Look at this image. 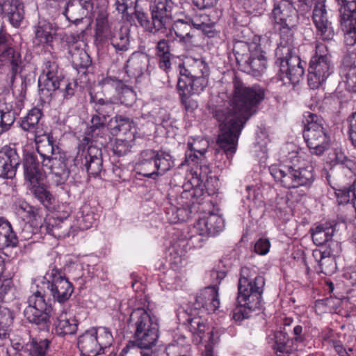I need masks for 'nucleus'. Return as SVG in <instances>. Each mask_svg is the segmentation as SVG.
Wrapping results in <instances>:
<instances>
[{
	"instance_id": "nucleus-41",
	"label": "nucleus",
	"mask_w": 356,
	"mask_h": 356,
	"mask_svg": "<svg viewBox=\"0 0 356 356\" xmlns=\"http://www.w3.org/2000/svg\"><path fill=\"white\" fill-rule=\"evenodd\" d=\"M64 77L63 75L40 76L38 87L42 92H51L59 90Z\"/></svg>"
},
{
	"instance_id": "nucleus-39",
	"label": "nucleus",
	"mask_w": 356,
	"mask_h": 356,
	"mask_svg": "<svg viewBox=\"0 0 356 356\" xmlns=\"http://www.w3.org/2000/svg\"><path fill=\"white\" fill-rule=\"evenodd\" d=\"M37 152L40 155L42 161L51 159L62 154L58 151V147L54 145V140L49 136H47L46 140L38 143Z\"/></svg>"
},
{
	"instance_id": "nucleus-6",
	"label": "nucleus",
	"mask_w": 356,
	"mask_h": 356,
	"mask_svg": "<svg viewBox=\"0 0 356 356\" xmlns=\"http://www.w3.org/2000/svg\"><path fill=\"white\" fill-rule=\"evenodd\" d=\"M131 318H136L134 340L129 341L120 356H155L152 348L156 344V330L151 328L149 314L143 309H138Z\"/></svg>"
},
{
	"instance_id": "nucleus-54",
	"label": "nucleus",
	"mask_w": 356,
	"mask_h": 356,
	"mask_svg": "<svg viewBox=\"0 0 356 356\" xmlns=\"http://www.w3.org/2000/svg\"><path fill=\"white\" fill-rule=\"evenodd\" d=\"M107 122L108 118L95 113V114L92 116L90 120L91 125L89 128V133L91 134L92 137L101 135L105 129Z\"/></svg>"
},
{
	"instance_id": "nucleus-45",
	"label": "nucleus",
	"mask_w": 356,
	"mask_h": 356,
	"mask_svg": "<svg viewBox=\"0 0 356 356\" xmlns=\"http://www.w3.org/2000/svg\"><path fill=\"white\" fill-rule=\"evenodd\" d=\"M17 113L11 106H0V135L8 131L16 120Z\"/></svg>"
},
{
	"instance_id": "nucleus-15",
	"label": "nucleus",
	"mask_w": 356,
	"mask_h": 356,
	"mask_svg": "<svg viewBox=\"0 0 356 356\" xmlns=\"http://www.w3.org/2000/svg\"><path fill=\"white\" fill-rule=\"evenodd\" d=\"M346 45L356 44V0H337Z\"/></svg>"
},
{
	"instance_id": "nucleus-3",
	"label": "nucleus",
	"mask_w": 356,
	"mask_h": 356,
	"mask_svg": "<svg viewBox=\"0 0 356 356\" xmlns=\"http://www.w3.org/2000/svg\"><path fill=\"white\" fill-rule=\"evenodd\" d=\"M264 286L263 276L253 277L248 268H241L238 283L237 302L239 306L232 312V317L236 321L250 318L252 312L261 308Z\"/></svg>"
},
{
	"instance_id": "nucleus-47",
	"label": "nucleus",
	"mask_w": 356,
	"mask_h": 356,
	"mask_svg": "<svg viewBox=\"0 0 356 356\" xmlns=\"http://www.w3.org/2000/svg\"><path fill=\"white\" fill-rule=\"evenodd\" d=\"M14 314L7 307H0V338L5 339L8 335L9 328L13 323Z\"/></svg>"
},
{
	"instance_id": "nucleus-46",
	"label": "nucleus",
	"mask_w": 356,
	"mask_h": 356,
	"mask_svg": "<svg viewBox=\"0 0 356 356\" xmlns=\"http://www.w3.org/2000/svg\"><path fill=\"white\" fill-rule=\"evenodd\" d=\"M339 204H346L356 199L355 184L343 187L332 186Z\"/></svg>"
},
{
	"instance_id": "nucleus-21",
	"label": "nucleus",
	"mask_w": 356,
	"mask_h": 356,
	"mask_svg": "<svg viewBox=\"0 0 356 356\" xmlns=\"http://www.w3.org/2000/svg\"><path fill=\"white\" fill-rule=\"evenodd\" d=\"M21 163L15 147L5 145L0 149V178L13 179Z\"/></svg>"
},
{
	"instance_id": "nucleus-4",
	"label": "nucleus",
	"mask_w": 356,
	"mask_h": 356,
	"mask_svg": "<svg viewBox=\"0 0 356 356\" xmlns=\"http://www.w3.org/2000/svg\"><path fill=\"white\" fill-rule=\"evenodd\" d=\"M291 165H271L269 172L275 181L287 189L309 188L314 179V168L311 165H300L298 152L293 150L286 156Z\"/></svg>"
},
{
	"instance_id": "nucleus-22",
	"label": "nucleus",
	"mask_w": 356,
	"mask_h": 356,
	"mask_svg": "<svg viewBox=\"0 0 356 356\" xmlns=\"http://www.w3.org/2000/svg\"><path fill=\"white\" fill-rule=\"evenodd\" d=\"M218 287L216 285L204 288L196 296L193 303L195 311H200L202 314L216 312L220 307Z\"/></svg>"
},
{
	"instance_id": "nucleus-55",
	"label": "nucleus",
	"mask_w": 356,
	"mask_h": 356,
	"mask_svg": "<svg viewBox=\"0 0 356 356\" xmlns=\"http://www.w3.org/2000/svg\"><path fill=\"white\" fill-rule=\"evenodd\" d=\"M173 164L174 161L169 152L162 150L157 152V175L168 171Z\"/></svg>"
},
{
	"instance_id": "nucleus-60",
	"label": "nucleus",
	"mask_w": 356,
	"mask_h": 356,
	"mask_svg": "<svg viewBox=\"0 0 356 356\" xmlns=\"http://www.w3.org/2000/svg\"><path fill=\"white\" fill-rule=\"evenodd\" d=\"M266 0H240L246 12L253 14L254 12H259L264 9V4Z\"/></svg>"
},
{
	"instance_id": "nucleus-1",
	"label": "nucleus",
	"mask_w": 356,
	"mask_h": 356,
	"mask_svg": "<svg viewBox=\"0 0 356 356\" xmlns=\"http://www.w3.org/2000/svg\"><path fill=\"white\" fill-rule=\"evenodd\" d=\"M265 97V90L259 85L245 86L240 80L234 79L233 97L227 108L215 111L214 118L220 123V133L217 143L219 149L216 157L225 154L228 165L236 153L238 137L253 108Z\"/></svg>"
},
{
	"instance_id": "nucleus-53",
	"label": "nucleus",
	"mask_w": 356,
	"mask_h": 356,
	"mask_svg": "<svg viewBox=\"0 0 356 356\" xmlns=\"http://www.w3.org/2000/svg\"><path fill=\"white\" fill-rule=\"evenodd\" d=\"M136 2L137 0H116V9L122 14L126 20L129 21L136 13Z\"/></svg>"
},
{
	"instance_id": "nucleus-50",
	"label": "nucleus",
	"mask_w": 356,
	"mask_h": 356,
	"mask_svg": "<svg viewBox=\"0 0 356 356\" xmlns=\"http://www.w3.org/2000/svg\"><path fill=\"white\" fill-rule=\"evenodd\" d=\"M94 102V109L95 113L99 115L108 118L114 113L115 106L113 102L110 100L104 99L103 98L95 99L92 97Z\"/></svg>"
},
{
	"instance_id": "nucleus-56",
	"label": "nucleus",
	"mask_w": 356,
	"mask_h": 356,
	"mask_svg": "<svg viewBox=\"0 0 356 356\" xmlns=\"http://www.w3.org/2000/svg\"><path fill=\"white\" fill-rule=\"evenodd\" d=\"M134 140L128 138H118L115 140L113 150L115 154L122 156L130 152Z\"/></svg>"
},
{
	"instance_id": "nucleus-14",
	"label": "nucleus",
	"mask_w": 356,
	"mask_h": 356,
	"mask_svg": "<svg viewBox=\"0 0 356 356\" xmlns=\"http://www.w3.org/2000/svg\"><path fill=\"white\" fill-rule=\"evenodd\" d=\"M46 282H43L50 291L54 300L63 303L71 297L74 287L72 284L56 267L51 268L44 277Z\"/></svg>"
},
{
	"instance_id": "nucleus-38",
	"label": "nucleus",
	"mask_w": 356,
	"mask_h": 356,
	"mask_svg": "<svg viewBox=\"0 0 356 356\" xmlns=\"http://www.w3.org/2000/svg\"><path fill=\"white\" fill-rule=\"evenodd\" d=\"M129 28L128 26H121L119 29H114L111 38V44L118 51H125L129 47Z\"/></svg>"
},
{
	"instance_id": "nucleus-19",
	"label": "nucleus",
	"mask_w": 356,
	"mask_h": 356,
	"mask_svg": "<svg viewBox=\"0 0 356 356\" xmlns=\"http://www.w3.org/2000/svg\"><path fill=\"white\" fill-rule=\"evenodd\" d=\"M325 1L326 0H315L312 21L320 38L324 41H330L333 40L335 31L332 23L328 19Z\"/></svg>"
},
{
	"instance_id": "nucleus-20",
	"label": "nucleus",
	"mask_w": 356,
	"mask_h": 356,
	"mask_svg": "<svg viewBox=\"0 0 356 356\" xmlns=\"http://www.w3.org/2000/svg\"><path fill=\"white\" fill-rule=\"evenodd\" d=\"M209 75L197 76L195 77L179 76L177 90L182 104H186L187 97L199 95L204 90L209 83Z\"/></svg>"
},
{
	"instance_id": "nucleus-42",
	"label": "nucleus",
	"mask_w": 356,
	"mask_h": 356,
	"mask_svg": "<svg viewBox=\"0 0 356 356\" xmlns=\"http://www.w3.org/2000/svg\"><path fill=\"white\" fill-rule=\"evenodd\" d=\"M117 124L112 128V133L118 135L122 134L130 140H134V133L131 131L134 127V123L130 119L124 118L121 115L115 117Z\"/></svg>"
},
{
	"instance_id": "nucleus-10",
	"label": "nucleus",
	"mask_w": 356,
	"mask_h": 356,
	"mask_svg": "<svg viewBox=\"0 0 356 356\" xmlns=\"http://www.w3.org/2000/svg\"><path fill=\"white\" fill-rule=\"evenodd\" d=\"M334 63L328 47L316 41L307 69V83L309 88L315 90L322 86L334 72Z\"/></svg>"
},
{
	"instance_id": "nucleus-12",
	"label": "nucleus",
	"mask_w": 356,
	"mask_h": 356,
	"mask_svg": "<svg viewBox=\"0 0 356 356\" xmlns=\"http://www.w3.org/2000/svg\"><path fill=\"white\" fill-rule=\"evenodd\" d=\"M26 302L28 305L24 310L26 319L41 330H49L53 308L51 304L45 300L44 293L37 290L29 296Z\"/></svg>"
},
{
	"instance_id": "nucleus-58",
	"label": "nucleus",
	"mask_w": 356,
	"mask_h": 356,
	"mask_svg": "<svg viewBox=\"0 0 356 356\" xmlns=\"http://www.w3.org/2000/svg\"><path fill=\"white\" fill-rule=\"evenodd\" d=\"M63 75L58 63L53 60H47L44 62L42 73L40 76Z\"/></svg>"
},
{
	"instance_id": "nucleus-8",
	"label": "nucleus",
	"mask_w": 356,
	"mask_h": 356,
	"mask_svg": "<svg viewBox=\"0 0 356 356\" xmlns=\"http://www.w3.org/2000/svg\"><path fill=\"white\" fill-rule=\"evenodd\" d=\"M24 177L33 196L46 209L54 208L55 197L44 183V174L40 163L33 154L24 155L23 161Z\"/></svg>"
},
{
	"instance_id": "nucleus-63",
	"label": "nucleus",
	"mask_w": 356,
	"mask_h": 356,
	"mask_svg": "<svg viewBox=\"0 0 356 356\" xmlns=\"http://www.w3.org/2000/svg\"><path fill=\"white\" fill-rule=\"evenodd\" d=\"M348 122V138L356 149V112L349 117Z\"/></svg>"
},
{
	"instance_id": "nucleus-35",
	"label": "nucleus",
	"mask_w": 356,
	"mask_h": 356,
	"mask_svg": "<svg viewBox=\"0 0 356 356\" xmlns=\"http://www.w3.org/2000/svg\"><path fill=\"white\" fill-rule=\"evenodd\" d=\"M273 349L277 356H289L296 350L293 339H290L286 332L278 331L274 335Z\"/></svg>"
},
{
	"instance_id": "nucleus-57",
	"label": "nucleus",
	"mask_w": 356,
	"mask_h": 356,
	"mask_svg": "<svg viewBox=\"0 0 356 356\" xmlns=\"http://www.w3.org/2000/svg\"><path fill=\"white\" fill-rule=\"evenodd\" d=\"M135 15L138 23L143 26L146 31L152 32L154 26V19L156 17L155 12L154 10L152 11V21L149 19L148 16L143 12L137 11L134 13Z\"/></svg>"
},
{
	"instance_id": "nucleus-29",
	"label": "nucleus",
	"mask_w": 356,
	"mask_h": 356,
	"mask_svg": "<svg viewBox=\"0 0 356 356\" xmlns=\"http://www.w3.org/2000/svg\"><path fill=\"white\" fill-rule=\"evenodd\" d=\"M187 193H184L180 197V200H182L184 198V195H186ZM185 202L181 201L179 202V207L173 206L170 204L169 207L165 208V213L166 216V220L170 223H177L181 221H186L190 218L191 213V209L188 208V204H184Z\"/></svg>"
},
{
	"instance_id": "nucleus-34",
	"label": "nucleus",
	"mask_w": 356,
	"mask_h": 356,
	"mask_svg": "<svg viewBox=\"0 0 356 356\" xmlns=\"http://www.w3.org/2000/svg\"><path fill=\"white\" fill-rule=\"evenodd\" d=\"M18 243L16 234L11 224L3 217H0V250L15 247Z\"/></svg>"
},
{
	"instance_id": "nucleus-28",
	"label": "nucleus",
	"mask_w": 356,
	"mask_h": 356,
	"mask_svg": "<svg viewBox=\"0 0 356 356\" xmlns=\"http://www.w3.org/2000/svg\"><path fill=\"white\" fill-rule=\"evenodd\" d=\"M192 315L193 316H189L186 320L187 327L193 336V341L196 343H200L202 341L204 332L209 327L203 317L204 314L200 313V311L196 314V311L194 310V314Z\"/></svg>"
},
{
	"instance_id": "nucleus-18",
	"label": "nucleus",
	"mask_w": 356,
	"mask_h": 356,
	"mask_svg": "<svg viewBox=\"0 0 356 356\" xmlns=\"http://www.w3.org/2000/svg\"><path fill=\"white\" fill-rule=\"evenodd\" d=\"M74 163L75 166L81 163L89 175L97 177L103 169L102 149L91 145L86 149H79Z\"/></svg>"
},
{
	"instance_id": "nucleus-37",
	"label": "nucleus",
	"mask_w": 356,
	"mask_h": 356,
	"mask_svg": "<svg viewBox=\"0 0 356 356\" xmlns=\"http://www.w3.org/2000/svg\"><path fill=\"white\" fill-rule=\"evenodd\" d=\"M77 326V321L67 313L60 314L55 323L56 332L60 337L75 334Z\"/></svg>"
},
{
	"instance_id": "nucleus-17",
	"label": "nucleus",
	"mask_w": 356,
	"mask_h": 356,
	"mask_svg": "<svg viewBox=\"0 0 356 356\" xmlns=\"http://www.w3.org/2000/svg\"><path fill=\"white\" fill-rule=\"evenodd\" d=\"M74 159L67 158L62 154L51 159L42 161V167L49 170L53 183L58 186L66 183L75 165L72 166Z\"/></svg>"
},
{
	"instance_id": "nucleus-13",
	"label": "nucleus",
	"mask_w": 356,
	"mask_h": 356,
	"mask_svg": "<svg viewBox=\"0 0 356 356\" xmlns=\"http://www.w3.org/2000/svg\"><path fill=\"white\" fill-rule=\"evenodd\" d=\"M22 70V60L19 52L8 44V36L0 30V74L10 71L9 79L13 86L16 76Z\"/></svg>"
},
{
	"instance_id": "nucleus-26",
	"label": "nucleus",
	"mask_w": 356,
	"mask_h": 356,
	"mask_svg": "<svg viewBox=\"0 0 356 356\" xmlns=\"http://www.w3.org/2000/svg\"><path fill=\"white\" fill-rule=\"evenodd\" d=\"M149 59L145 54H133L127 62L126 72L129 76L137 79L143 75L145 70L149 74L152 70L149 66Z\"/></svg>"
},
{
	"instance_id": "nucleus-59",
	"label": "nucleus",
	"mask_w": 356,
	"mask_h": 356,
	"mask_svg": "<svg viewBox=\"0 0 356 356\" xmlns=\"http://www.w3.org/2000/svg\"><path fill=\"white\" fill-rule=\"evenodd\" d=\"M336 161L341 168L348 169L351 173L356 172V161L347 157L343 154L336 155Z\"/></svg>"
},
{
	"instance_id": "nucleus-11",
	"label": "nucleus",
	"mask_w": 356,
	"mask_h": 356,
	"mask_svg": "<svg viewBox=\"0 0 356 356\" xmlns=\"http://www.w3.org/2000/svg\"><path fill=\"white\" fill-rule=\"evenodd\" d=\"M234 52L238 67L243 72L258 77L263 74L267 67L266 53L261 44L237 42L234 45Z\"/></svg>"
},
{
	"instance_id": "nucleus-23",
	"label": "nucleus",
	"mask_w": 356,
	"mask_h": 356,
	"mask_svg": "<svg viewBox=\"0 0 356 356\" xmlns=\"http://www.w3.org/2000/svg\"><path fill=\"white\" fill-rule=\"evenodd\" d=\"M72 225L65 218L54 216H47L40 226L42 233H47L55 238H61L70 236Z\"/></svg>"
},
{
	"instance_id": "nucleus-61",
	"label": "nucleus",
	"mask_w": 356,
	"mask_h": 356,
	"mask_svg": "<svg viewBox=\"0 0 356 356\" xmlns=\"http://www.w3.org/2000/svg\"><path fill=\"white\" fill-rule=\"evenodd\" d=\"M63 86V89H59L62 93V96L64 99H70L74 95L75 91L77 88V83L76 81L70 82L67 80L63 79L60 87Z\"/></svg>"
},
{
	"instance_id": "nucleus-49",
	"label": "nucleus",
	"mask_w": 356,
	"mask_h": 356,
	"mask_svg": "<svg viewBox=\"0 0 356 356\" xmlns=\"http://www.w3.org/2000/svg\"><path fill=\"white\" fill-rule=\"evenodd\" d=\"M10 11H3V13L7 15L10 22L15 27L19 26L21 22L24 18V9L23 4L18 0H15V4L9 8Z\"/></svg>"
},
{
	"instance_id": "nucleus-7",
	"label": "nucleus",
	"mask_w": 356,
	"mask_h": 356,
	"mask_svg": "<svg viewBox=\"0 0 356 356\" xmlns=\"http://www.w3.org/2000/svg\"><path fill=\"white\" fill-rule=\"evenodd\" d=\"M208 236L195 224L192 227L175 229L168 249V259L176 267L181 266L186 259L188 250L202 248Z\"/></svg>"
},
{
	"instance_id": "nucleus-25",
	"label": "nucleus",
	"mask_w": 356,
	"mask_h": 356,
	"mask_svg": "<svg viewBox=\"0 0 356 356\" xmlns=\"http://www.w3.org/2000/svg\"><path fill=\"white\" fill-rule=\"evenodd\" d=\"M195 224L207 236H216L222 232L225 227L222 218L213 213L203 215Z\"/></svg>"
},
{
	"instance_id": "nucleus-33",
	"label": "nucleus",
	"mask_w": 356,
	"mask_h": 356,
	"mask_svg": "<svg viewBox=\"0 0 356 356\" xmlns=\"http://www.w3.org/2000/svg\"><path fill=\"white\" fill-rule=\"evenodd\" d=\"M92 10V8H86L83 3L76 0H69L62 10V14L69 22L77 23L83 19L88 10Z\"/></svg>"
},
{
	"instance_id": "nucleus-36",
	"label": "nucleus",
	"mask_w": 356,
	"mask_h": 356,
	"mask_svg": "<svg viewBox=\"0 0 356 356\" xmlns=\"http://www.w3.org/2000/svg\"><path fill=\"white\" fill-rule=\"evenodd\" d=\"M26 335L28 340L25 346V353L28 356H47L51 343L50 340L33 338L29 333Z\"/></svg>"
},
{
	"instance_id": "nucleus-40",
	"label": "nucleus",
	"mask_w": 356,
	"mask_h": 356,
	"mask_svg": "<svg viewBox=\"0 0 356 356\" xmlns=\"http://www.w3.org/2000/svg\"><path fill=\"white\" fill-rule=\"evenodd\" d=\"M97 217L98 215L95 213L92 207L88 204H83L77 213L79 225L84 229L90 228L95 223Z\"/></svg>"
},
{
	"instance_id": "nucleus-2",
	"label": "nucleus",
	"mask_w": 356,
	"mask_h": 356,
	"mask_svg": "<svg viewBox=\"0 0 356 356\" xmlns=\"http://www.w3.org/2000/svg\"><path fill=\"white\" fill-rule=\"evenodd\" d=\"M291 0H280L274 5L273 20L280 32V42L275 49L276 64L280 67V79L288 83H298L305 73L300 58L296 52L292 29L298 23V13Z\"/></svg>"
},
{
	"instance_id": "nucleus-30",
	"label": "nucleus",
	"mask_w": 356,
	"mask_h": 356,
	"mask_svg": "<svg viewBox=\"0 0 356 356\" xmlns=\"http://www.w3.org/2000/svg\"><path fill=\"white\" fill-rule=\"evenodd\" d=\"M95 334L96 333L92 327L79 337L77 345L81 354L100 355L99 344Z\"/></svg>"
},
{
	"instance_id": "nucleus-27",
	"label": "nucleus",
	"mask_w": 356,
	"mask_h": 356,
	"mask_svg": "<svg viewBox=\"0 0 356 356\" xmlns=\"http://www.w3.org/2000/svg\"><path fill=\"white\" fill-rule=\"evenodd\" d=\"M57 27L46 20H40L34 28L35 45L50 46L56 35Z\"/></svg>"
},
{
	"instance_id": "nucleus-32",
	"label": "nucleus",
	"mask_w": 356,
	"mask_h": 356,
	"mask_svg": "<svg viewBox=\"0 0 356 356\" xmlns=\"http://www.w3.org/2000/svg\"><path fill=\"white\" fill-rule=\"evenodd\" d=\"M157 37L161 38L159 41L157 42V57H159V65L161 70L165 72L168 76H169V72L171 70L170 63V42H172L174 39L170 38H162L163 35H159Z\"/></svg>"
},
{
	"instance_id": "nucleus-62",
	"label": "nucleus",
	"mask_w": 356,
	"mask_h": 356,
	"mask_svg": "<svg viewBox=\"0 0 356 356\" xmlns=\"http://www.w3.org/2000/svg\"><path fill=\"white\" fill-rule=\"evenodd\" d=\"M120 100L122 104H124L127 106H130L136 101V94L131 88H123L120 96Z\"/></svg>"
},
{
	"instance_id": "nucleus-64",
	"label": "nucleus",
	"mask_w": 356,
	"mask_h": 356,
	"mask_svg": "<svg viewBox=\"0 0 356 356\" xmlns=\"http://www.w3.org/2000/svg\"><path fill=\"white\" fill-rule=\"evenodd\" d=\"M270 243L267 238H259L254 244V251L260 255L266 254L270 249Z\"/></svg>"
},
{
	"instance_id": "nucleus-5",
	"label": "nucleus",
	"mask_w": 356,
	"mask_h": 356,
	"mask_svg": "<svg viewBox=\"0 0 356 356\" xmlns=\"http://www.w3.org/2000/svg\"><path fill=\"white\" fill-rule=\"evenodd\" d=\"M172 0H157V33L165 38L174 39V33L181 42L191 44L195 32V29H201L204 24H195L192 20L185 22L179 19L175 23L172 19Z\"/></svg>"
},
{
	"instance_id": "nucleus-44",
	"label": "nucleus",
	"mask_w": 356,
	"mask_h": 356,
	"mask_svg": "<svg viewBox=\"0 0 356 356\" xmlns=\"http://www.w3.org/2000/svg\"><path fill=\"white\" fill-rule=\"evenodd\" d=\"M42 116V110L34 107L31 109L20 123L22 129L26 131H34Z\"/></svg>"
},
{
	"instance_id": "nucleus-48",
	"label": "nucleus",
	"mask_w": 356,
	"mask_h": 356,
	"mask_svg": "<svg viewBox=\"0 0 356 356\" xmlns=\"http://www.w3.org/2000/svg\"><path fill=\"white\" fill-rule=\"evenodd\" d=\"M97 342L99 344L100 354L104 353V350L110 347L113 342V337L111 330L106 327H92Z\"/></svg>"
},
{
	"instance_id": "nucleus-16",
	"label": "nucleus",
	"mask_w": 356,
	"mask_h": 356,
	"mask_svg": "<svg viewBox=\"0 0 356 356\" xmlns=\"http://www.w3.org/2000/svg\"><path fill=\"white\" fill-rule=\"evenodd\" d=\"M209 144L203 139H193V141L188 142V151L186 152L185 163L196 167L195 174L199 175L201 179L206 178L211 170L209 166L205 164L204 154L207 152Z\"/></svg>"
},
{
	"instance_id": "nucleus-24",
	"label": "nucleus",
	"mask_w": 356,
	"mask_h": 356,
	"mask_svg": "<svg viewBox=\"0 0 356 356\" xmlns=\"http://www.w3.org/2000/svg\"><path fill=\"white\" fill-rule=\"evenodd\" d=\"M179 76L195 77L202 75H210V68L202 57H187L179 65Z\"/></svg>"
},
{
	"instance_id": "nucleus-9",
	"label": "nucleus",
	"mask_w": 356,
	"mask_h": 356,
	"mask_svg": "<svg viewBox=\"0 0 356 356\" xmlns=\"http://www.w3.org/2000/svg\"><path fill=\"white\" fill-rule=\"evenodd\" d=\"M303 138L310 152L322 155L331 144V138L323 119L318 115L306 112L303 115Z\"/></svg>"
},
{
	"instance_id": "nucleus-31",
	"label": "nucleus",
	"mask_w": 356,
	"mask_h": 356,
	"mask_svg": "<svg viewBox=\"0 0 356 356\" xmlns=\"http://www.w3.org/2000/svg\"><path fill=\"white\" fill-rule=\"evenodd\" d=\"M69 54L73 67L79 73L85 74L87 68L90 66L92 60L88 53L76 44H72L69 48Z\"/></svg>"
},
{
	"instance_id": "nucleus-52",
	"label": "nucleus",
	"mask_w": 356,
	"mask_h": 356,
	"mask_svg": "<svg viewBox=\"0 0 356 356\" xmlns=\"http://www.w3.org/2000/svg\"><path fill=\"white\" fill-rule=\"evenodd\" d=\"M341 73L344 78L356 74V52H350L344 56L341 65Z\"/></svg>"
},
{
	"instance_id": "nucleus-43",
	"label": "nucleus",
	"mask_w": 356,
	"mask_h": 356,
	"mask_svg": "<svg viewBox=\"0 0 356 356\" xmlns=\"http://www.w3.org/2000/svg\"><path fill=\"white\" fill-rule=\"evenodd\" d=\"M312 241L316 245H322L331 240L333 229L325 225H318L311 229Z\"/></svg>"
},
{
	"instance_id": "nucleus-51",
	"label": "nucleus",
	"mask_w": 356,
	"mask_h": 356,
	"mask_svg": "<svg viewBox=\"0 0 356 356\" xmlns=\"http://www.w3.org/2000/svg\"><path fill=\"white\" fill-rule=\"evenodd\" d=\"M113 33V29L108 24L105 19L98 20L97 22V28L95 31L96 40L104 42L110 40Z\"/></svg>"
}]
</instances>
